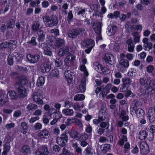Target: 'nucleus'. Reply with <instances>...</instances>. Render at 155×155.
<instances>
[{"label":"nucleus","instance_id":"nucleus-33","mask_svg":"<svg viewBox=\"0 0 155 155\" xmlns=\"http://www.w3.org/2000/svg\"><path fill=\"white\" fill-rule=\"evenodd\" d=\"M73 73L71 72L70 71L68 70L66 71L65 72V76L66 78L67 79H69L70 80H71L72 79L73 77Z\"/></svg>","mask_w":155,"mask_h":155},{"label":"nucleus","instance_id":"nucleus-31","mask_svg":"<svg viewBox=\"0 0 155 155\" xmlns=\"http://www.w3.org/2000/svg\"><path fill=\"white\" fill-rule=\"evenodd\" d=\"M134 37V41L136 43L139 42L140 41V35L139 33L137 32H135L132 34Z\"/></svg>","mask_w":155,"mask_h":155},{"label":"nucleus","instance_id":"nucleus-18","mask_svg":"<svg viewBox=\"0 0 155 155\" xmlns=\"http://www.w3.org/2000/svg\"><path fill=\"white\" fill-rule=\"evenodd\" d=\"M150 80L146 79L145 78H140L139 83L140 85L146 88V89L147 90V88L149 84Z\"/></svg>","mask_w":155,"mask_h":155},{"label":"nucleus","instance_id":"nucleus-61","mask_svg":"<svg viewBox=\"0 0 155 155\" xmlns=\"http://www.w3.org/2000/svg\"><path fill=\"white\" fill-rule=\"evenodd\" d=\"M8 42H7L1 43L0 44V49H3L7 48L8 47Z\"/></svg>","mask_w":155,"mask_h":155},{"label":"nucleus","instance_id":"nucleus-23","mask_svg":"<svg viewBox=\"0 0 155 155\" xmlns=\"http://www.w3.org/2000/svg\"><path fill=\"white\" fill-rule=\"evenodd\" d=\"M21 151L24 155H27L31 153V150L29 147L26 145L23 146Z\"/></svg>","mask_w":155,"mask_h":155},{"label":"nucleus","instance_id":"nucleus-16","mask_svg":"<svg viewBox=\"0 0 155 155\" xmlns=\"http://www.w3.org/2000/svg\"><path fill=\"white\" fill-rule=\"evenodd\" d=\"M64 44L65 41L63 39L57 38H56L54 45L57 48H59L63 46Z\"/></svg>","mask_w":155,"mask_h":155},{"label":"nucleus","instance_id":"nucleus-22","mask_svg":"<svg viewBox=\"0 0 155 155\" xmlns=\"http://www.w3.org/2000/svg\"><path fill=\"white\" fill-rule=\"evenodd\" d=\"M65 134H69L70 136L73 139H76L78 137V133L74 130H71L69 131L68 130H66L64 132Z\"/></svg>","mask_w":155,"mask_h":155},{"label":"nucleus","instance_id":"nucleus-8","mask_svg":"<svg viewBox=\"0 0 155 155\" xmlns=\"http://www.w3.org/2000/svg\"><path fill=\"white\" fill-rule=\"evenodd\" d=\"M42 97L40 93H34L33 94V101L39 104H42L43 103V102L41 99Z\"/></svg>","mask_w":155,"mask_h":155},{"label":"nucleus","instance_id":"nucleus-10","mask_svg":"<svg viewBox=\"0 0 155 155\" xmlns=\"http://www.w3.org/2000/svg\"><path fill=\"white\" fill-rule=\"evenodd\" d=\"M16 87L20 97H24L27 96L26 91L24 86H20Z\"/></svg>","mask_w":155,"mask_h":155},{"label":"nucleus","instance_id":"nucleus-30","mask_svg":"<svg viewBox=\"0 0 155 155\" xmlns=\"http://www.w3.org/2000/svg\"><path fill=\"white\" fill-rule=\"evenodd\" d=\"M21 127L23 130V133L25 134L28 129L27 124L25 122H22L21 124Z\"/></svg>","mask_w":155,"mask_h":155},{"label":"nucleus","instance_id":"nucleus-36","mask_svg":"<svg viewBox=\"0 0 155 155\" xmlns=\"http://www.w3.org/2000/svg\"><path fill=\"white\" fill-rule=\"evenodd\" d=\"M84 96L82 94H77L75 96L74 99L76 101H81L84 99Z\"/></svg>","mask_w":155,"mask_h":155},{"label":"nucleus","instance_id":"nucleus-20","mask_svg":"<svg viewBox=\"0 0 155 155\" xmlns=\"http://www.w3.org/2000/svg\"><path fill=\"white\" fill-rule=\"evenodd\" d=\"M84 45L88 48L92 49L94 46V41L92 40H87L84 42Z\"/></svg>","mask_w":155,"mask_h":155},{"label":"nucleus","instance_id":"nucleus-13","mask_svg":"<svg viewBox=\"0 0 155 155\" xmlns=\"http://www.w3.org/2000/svg\"><path fill=\"white\" fill-rule=\"evenodd\" d=\"M8 101L7 95L2 91L0 92V106L4 105Z\"/></svg>","mask_w":155,"mask_h":155},{"label":"nucleus","instance_id":"nucleus-26","mask_svg":"<svg viewBox=\"0 0 155 155\" xmlns=\"http://www.w3.org/2000/svg\"><path fill=\"white\" fill-rule=\"evenodd\" d=\"M108 34L110 35H111L114 34L117 30V28L116 26H113L111 27H108Z\"/></svg>","mask_w":155,"mask_h":155},{"label":"nucleus","instance_id":"nucleus-14","mask_svg":"<svg viewBox=\"0 0 155 155\" xmlns=\"http://www.w3.org/2000/svg\"><path fill=\"white\" fill-rule=\"evenodd\" d=\"M51 68L50 64L49 63H45L41 66V71L43 72H49Z\"/></svg>","mask_w":155,"mask_h":155},{"label":"nucleus","instance_id":"nucleus-63","mask_svg":"<svg viewBox=\"0 0 155 155\" xmlns=\"http://www.w3.org/2000/svg\"><path fill=\"white\" fill-rule=\"evenodd\" d=\"M34 128L35 130H39L41 129L42 125L39 123H37L34 126Z\"/></svg>","mask_w":155,"mask_h":155},{"label":"nucleus","instance_id":"nucleus-47","mask_svg":"<svg viewBox=\"0 0 155 155\" xmlns=\"http://www.w3.org/2000/svg\"><path fill=\"white\" fill-rule=\"evenodd\" d=\"M125 28L127 31L128 32H130L132 28V26L130 25L129 21H127L125 25Z\"/></svg>","mask_w":155,"mask_h":155},{"label":"nucleus","instance_id":"nucleus-48","mask_svg":"<svg viewBox=\"0 0 155 155\" xmlns=\"http://www.w3.org/2000/svg\"><path fill=\"white\" fill-rule=\"evenodd\" d=\"M152 44L149 42L144 44L143 47L145 50L149 51L152 48Z\"/></svg>","mask_w":155,"mask_h":155},{"label":"nucleus","instance_id":"nucleus-41","mask_svg":"<svg viewBox=\"0 0 155 155\" xmlns=\"http://www.w3.org/2000/svg\"><path fill=\"white\" fill-rule=\"evenodd\" d=\"M73 147L75 149L76 152L78 153H81L82 152L81 148L78 147L77 143H73L72 144Z\"/></svg>","mask_w":155,"mask_h":155},{"label":"nucleus","instance_id":"nucleus-27","mask_svg":"<svg viewBox=\"0 0 155 155\" xmlns=\"http://www.w3.org/2000/svg\"><path fill=\"white\" fill-rule=\"evenodd\" d=\"M28 83L27 80L25 78H22L20 79L18 82L16 83V87H18L20 86H24L25 85Z\"/></svg>","mask_w":155,"mask_h":155},{"label":"nucleus","instance_id":"nucleus-32","mask_svg":"<svg viewBox=\"0 0 155 155\" xmlns=\"http://www.w3.org/2000/svg\"><path fill=\"white\" fill-rule=\"evenodd\" d=\"M147 135V133L145 131L141 130L139 133V138L141 140H143L146 138Z\"/></svg>","mask_w":155,"mask_h":155},{"label":"nucleus","instance_id":"nucleus-62","mask_svg":"<svg viewBox=\"0 0 155 155\" xmlns=\"http://www.w3.org/2000/svg\"><path fill=\"white\" fill-rule=\"evenodd\" d=\"M8 47L10 48V49H13L14 46H15V43L14 41H10L8 42Z\"/></svg>","mask_w":155,"mask_h":155},{"label":"nucleus","instance_id":"nucleus-34","mask_svg":"<svg viewBox=\"0 0 155 155\" xmlns=\"http://www.w3.org/2000/svg\"><path fill=\"white\" fill-rule=\"evenodd\" d=\"M119 64L125 68H127L129 65L128 61L124 59H121L119 61Z\"/></svg>","mask_w":155,"mask_h":155},{"label":"nucleus","instance_id":"nucleus-64","mask_svg":"<svg viewBox=\"0 0 155 155\" xmlns=\"http://www.w3.org/2000/svg\"><path fill=\"white\" fill-rule=\"evenodd\" d=\"M8 64L9 65H11L13 64V59L12 56L10 55H9L8 57Z\"/></svg>","mask_w":155,"mask_h":155},{"label":"nucleus","instance_id":"nucleus-37","mask_svg":"<svg viewBox=\"0 0 155 155\" xmlns=\"http://www.w3.org/2000/svg\"><path fill=\"white\" fill-rule=\"evenodd\" d=\"M48 113L50 117H51L53 114H60V112L57 111L53 107L51 108L48 111Z\"/></svg>","mask_w":155,"mask_h":155},{"label":"nucleus","instance_id":"nucleus-43","mask_svg":"<svg viewBox=\"0 0 155 155\" xmlns=\"http://www.w3.org/2000/svg\"><path fill=\"white\" fill-rule=\"evenodd\" d=\"M110 147V145L105 144L103 146H102L101 147V150L104 153H106Z\"/></svg>","mask_w":155,"mask_h":155},{"label":"nucleus","instance_id":"nucleus-25","mask_svg":"<svg viewBox=\"0 0 155 155\" xmlns=\"http://www.w3.org/2000/svg\"><path fill=\"white\" fill-rule=\"evenodd\" d=\"M40 25V23L38 21H35L31 26L32 30L35 32L36 31L39 29Z\"/></svg>","mask_w":155,"mask_h":155},{"label":"nucleus","instance_id":"nucleus-17","mask_svg":"<svg viewBox=\"0 0 155 155\" xmlns=\"http://www.w3.org/2000/svg\"><path fill=\"white\" fill-rule=\"evenodd\" d=\"M101 23L98 22L93 24V28L97 34H100L101 31Z\"/></svg>","mask_w":155,"mask_h":155},{"label":"nucleus","instance_id":"nucleus-55","mask_svg":"<svg viewBox=\"0 0 155 155\" xmlns=\"http://www.w3.org/2000/svg\"><path fill=\"white\" fill-rule=\"evenodd\" d=\"M68 16L67 17V20L68 21L70 22L72 21L73 19V15L71 11H70L68 13Z\"/></svg>","mask_w":155,"mask_h":155},{"label":"nucleus","instance_id":"nucleus-2","mask_svg":"<svg viewBox=\"0 0 155 155\" xmlns=\"http://www.w3.org/2000/svg\"><path fill=\"white\" fill-rule=\"evenodd\" d=\"M85 31V29L83 28H77L72 29L68 31V37L70 38H76Z\"/></svg>","mask_w":155,"mask_h":155},{"label":"nucleus","instance_id":"nucleus-4","mask_svg":"<svg viewBox=\"0 0 155 155\" xmlns=\"http://www.w3.org/2000/svg\"><path fill=\"white\" fill-rule=\"evenodd\" d=\"M123 84L120 88V91L124 92L125 91V88L128 87L129 85H130L132 82V80L129 78H124L122 79Z\"/></svg>","mask_w":155,"mask_h":155},{"label":"nucleus","instance_id":"nucleus-59","mask_svg":"<svg viewBox=\"0 0 155 155\" xmlns=\"http://www.w3.org/2000/svg\"><path fill=\"white\" fill-rule=\"evenodd\" d=\"M42 151L44 155H47L49 153L47 147L46 146L43 147L42 149Z\"/></svg>","mask_w":155,"mask_h":155},{"label":"nucleus","instance_id":"nucleus-11","mask_svg":"<svg viewBox=\"0 0 155 155\" xmlns=\"http://www.w3.org/2000/svg\"><path fill=\"white\" fill-rule=\"evenodd\" d=\"M39 58V55L37 54L33 55L28 54L26 56L27 59L31 63H36L38 60Z\"/></svg>","mask_w":155,"mask_h":155},{"label":"nucleus","instance_id":"nucleus-5","mask_svg":"<svg viewBox=\"0 0 155 155\" xmlns=\"http://www.w3.org/2000/svg\"><path fill=\"white\" fill-rule=\"evenodd\" d=\"M75 58V56L72 54L67 56L64 60L65 65L68 67L73 66Z\"/></svg>","mask_w":155,"mask_h":155},{"label":"nucleus","instance_id":"nucleus-57","mask_svg":"<svg viewBox=\"0 0 155 155\" xmlns=\"http://www.w3.org/2000/svg\"><path fill=\"white\" fill-rule=\"evenodd\" d=\"M10 149V144L8 143H6L4 145V150L8 152Z\"/></svg>","mask_w":155,"mask_h":155},{"label":"nucleus","instance_id":"nucleus-51","mask_svg":"<svg viewBox=\"0 0 155 155\" xmlns=\"http://www.w3.org/2000/svg\"><path fill=\"white\" fill-rule=\"evenodd\" d=\"M13 57L15 58L17 61H20L21 59V57L17 52H15L13 54Z\"/></svg>","mask_w":155,"mask_h":155},{"label":"nucleus","instance_id":"nucleus-44","mask_svg":"<svg viewBox=\"0 0 155 155\" xmlns=\"http://www.w3.org/2000/svg\"><path fill=\"white\" fill-rule=\"evenodd\" d=\"M137 116L139 117H142L144 115V112L143 110L141 108L138 109L136 111Z\"/></svg>","mask_w":155,"mask_h":155},{"label":"nucleus","instance_id":"nucleus-42","mask_svg":"<svg viewBox=\"0 0 155 155\" xmlns=\"http://www.w3.org/2000/svg\"><path fill=\"white\" fill-rule=\"evenodd\" d=\"M50 74L51 76L53 77L58 78L59 76V71L57 69H55L52 71Z\"/></svg>","mask_w":155,"mask_h":155},{"label":"nucleus","instance_id":"nucleus-45","mask_svg":"<svg viewBox=\"0 0 155 155\" xmlns=\"http://www.w3.org/2000/svg\"><path fill=\"white\" fill-rule=\"evenodd\" d=\"M128 87L125 88V90L126 92L125 96L126 97H134V95L133 93H132L131 91L130 90H128Z\"/></svg>","mask_w":155,"mask_h":155},{"label":"nucleus","instance_id":"nucleus-54","mask_svg":"<svg viewBox=\"0 0 155 155\" xmlns=\"http://www.w3.org/2000/svg\"><path fill=\"white\" fill-rule=\"evenodd\" d=\"M93 65L95 69L97 71H99L101 67V66L98 62H94Z\"/></svg>","mask_w":155,"mask_h":155},{"label":"nucleus","instance_id":"nucleus-28","mask_svg":"<svg viewBox=\"0 0 155 155\" xmlns=\"http://www.w3.org/2000/svg\"><path fill=\"white\" fill-rule=\"evenodd\" d=\"M43 49L44 53L45 55L50 56L52 55V53L50 48L46 45L44 47Z\"/></svg>","mask_w":155,"mask_h":155},{"label":"nucleus","instance_id":"nucleus-29","mask_svg":"<svg viewBox=\"0 0 155 155\" xmlns=\"http://www.w3.org/2000/svg\"><path fill=\"white\" fill-rule=\"evenodd\" d=\"M62 113L66 116H70L73 114L74 111L72 109L67 108L63 110Z\"/></svg>","mask_w":155,"mask_h":155},{"label":"nucleus","instance_id":"nucleus-46","mask_svg":"<svg viewBox=\"0 0 155 155\" xmlns=\"http://www.w3.org/2000/svg\"><path fill=\"white\" fill-rule=\"evenodd\" d=\"M105 112H104V110H103V111H99L98 117L99 118V120L103 121L105 119Z\"/></svg>","mask_w":155,"mask_h":155},{"label":"nucleus","instance_id":"nucleus-58","mask_svg":"<svg viewBox=\"0 0 155 155\" xmlns=\"http://www.w3.org/2000/svg\"><path fill=\"white\" fill-rule=\"evenodd\" d=\"M15 21L13 20H10L7 23V28H12L13 25H14Z\"/></svg>","mask_w":155,"mask_h":155},{"label":"nucleus","instance_id":"nucleus-56","mask_svg":"<svg viewBox=\"0 0 155 155\" xmlns=\"http://www.w3.org/2000/svg\"><path fill=\"white\" fill-rule=\"evenodd\" d=\"M59 155H72V154L65 148H64L63 149V152Z\"/></svg>","mask_w":155,"mask_h":155},{"label":"nucleus","instance_id":"nucleus-39","mask_svg":"<svg viewBox=\"0 0 155 155\" xmlns=\"http://www.w3.org/2000/svg\"><path fill=\"white\" fill-rule=\"evenodd\" d=\"M11 98L12 99H16L18 98V96L16 93L14 91H10L8 93Z\"/></svg>","mask_w":155,"mask_h":155},{"label":"nucleus","instance_id":"nucleus-15","mask_svg":"<svg viewBox=\"0 0 155 155\" xmlns=\"http://www.w3.org/2000/svg\"><path fill=\"white\" fill-rule=\"evenodd\" d=\"M38 136L41 138L47 139L49 137L50 133L46 130H44L40 132L38 134Z\"/></svg>","mask_w":155,"mask_h":155},{"label":"nucleus","instance_id":"nucleus-53","mask_svg":"<svg viewBox=\"0 0 155 155\" xmlns=\"http://www.w3.org/2000/svg\"><path fill=\"white\" fill-rule=\"evenodd\" d=\"M81 70L84 72V74L86 76H88V72L86 69L85 66L84 65L82 64L81 65Z\"/></svg>","mask_w":155,"mask_h":155},{"label":"nucleus","instance_id":"nucleus-52","mask_svg":"<svg viewBox=\"0 0 155 155\" xmlns=\"http://www.w3.org/2000/svg\"><path fill=\"white\" fill-rule=\"evenodd\" d=\"M56 66L57 67H60L63 64L62 60L59 58H57L55 61Z\"/></svg>","mask_w":155,"mask_h":155},{"label":"nucleus","instance_id":"nucleus-19","mask_svg":"<svg viewBox=\"0 0 155 155\" xmlns=\"http://www.w3.org/2000/svg\"><path fill=\"white\" fill-rule=\"evenodd\" d=\"M86 78L85 77L83 78L81 80V84L79 86V89L81 92H85L86 90Z\"/></svg>","mask_w":155,"mask_h":155},{"label":"nucleus","instance_id":"nucleus-7","mask_svg":"<svg viewBox=\"0 0 155 155\" xmlns=\"http://www.w3.org/2000/svg\"><path fill=\"white\" fill-rule=\"evenodd\" d=\"M70 47L68 46H66L60 49L58 52V54L60 56H63L65 55L68 56L71 54L69 52Z\"/></svg>","mask_w":155,"mask_h":155},{"label":"nucleus","instance_id":"nucleus-60","mask_svg":"<svg viewBox=\"0 0 155 155\" xmlns=\"http://www.w3.org/2000/svg\"><path fill=\"white\" fill-rule=\"evenodd\" d=\"M73 120L74 121L73 122L75 123V124L78 126L81 127H82V124L81 122L78 119H74Z\"/></svg>","mask_w":155,"mask_h":155},{"label":"nucleus","instance_id":"nucleus-12","mask_svg":"<svg viewBox=\"0 0 155 155\" xmlns=\"http://www.w3.org/2000/svg\"><path fill=\"white\" fill-rule=\"evenodd\" d=\"M148 115L150 121L153 122L155 121V106L154 108L150 107L148 110Z\"/></svg>","mask_w":155,"mask_h":155},{"label":"nucleus","instance_id":"nucleus-38","mask_svg":"<svg viewBox=\"0 0 155 155\" xmlns=\"http://www.w3.org/2000/svg\"><path fill=\"white\" fill-rule=\"evenodd\" d=\"M38 106L34 104L30 103L27 107V108L29 110H35L38 108Z\"/></svg>","mask_w":155,"mask_h":155},{"label":"nucleus","instance_id":"nucleus-21","mask_svg":"<svg viewBox=\"0 0 155 155\" xmlns=\"http://www.w3.org/2000/svg\"><path fill=\"white\" fill-rule=\"evenodd\" d=\"M127 50L130 52H133L134 49V45L133 41L131 39L127 40Z\"/></svg>","mask_w":155,"mask_h":155},{"label":"nucleus","instance_id":"nucleus-9","mask_svg":"<svg viewBox=\"0 0 155 155\" xmlns=\"http://www.w3.org/2000/svg\"><path fill=\"white\" fill-rule=\"evenodd\" d=\"M105 61L106 63H108L110 65L114 64V58L113 56L109 53L105 54L104 58Z\"/></svg>","mask_w":155,"mask_h":155},{"label":"nucleus","instance_id":"nucleus-50","mask_svg":"<svg viewBox=\"0 0 155 155\" xmlns=\"http://www.w3.org/2000/svg\"><path fill=\"white\" fill-rule=\"evenodd\" d=\"M92 148L89 147H87L84 150L83 153L85 155H89L91 153Z\"/></svg>","mask_w":155,"mask_h":155},{"label":"nucleus","instance_id":"nucleus-49","mask_svg":"<svg viewBox=\"0 0 155 155\" xmlns=\"http://www.w3.org/2000/svg\"><path fill=\"white\" fill-rule=\"evenodd\" d=\"M101 70L102 73L105 74H108L110 72V71L105 67H101Z\"/></svg>","mask_w":155,"mask_h":155},{"label":"nucleus","instance_id":"nucleus-6","mask_svg":"<svg viewBox=\"0 0 155 155\" xmlns=\"http://www.w3.org/2000/svg\"><path fill=\"white\" fill-rule=\"evenodd\" d=\"M141 153L143 155H146L149 152V149L148 144L144 142H141L140 145Z\"/></svg>","mask_w":155,"mask_h":155},{"label":"nucleus","instance_id":"nucleus-40","mask_svg":"<svg viewBox=\"0 0 155 155\" xmlns=\"http://www.w3.org/2000/svg\"><path fill=\"white\" fill-rule=\"evenodd\" d=\"M45 83V79L42 77H39L37 81V84L38 86H42Z\"/></svg>","mask_w":155,"mask_h":155},{"label":"nucleus","instance_id":"nucleus-35","mask_svg":"<svg viewBox=\"0 0 155 155\" xmlns=\"http://www.w3.org/2000/svg\"><path fill=\"white\" fill-rule=\"evenodd\" d=\"M149 84L147 88V90L150 88L152 89V90H155V80L153 79L150 80Z\"/></svg>","mask_w":155,"mask_h":155},{"label":"nucleus","instance_id":"nucleus-24","mask_svg":"<svg viewBox=\"0 0 155 155\" xmlns=\"http://www.w3.org/2000/svg\"><path fill=\"white\" fill-rule=\"evenodd\" d=\"M38 36V40L39 42L43 41L45 39V35L42 30H39L37 32Z\"/></svg>","mask_w":155,"mask_h":155},{"label":"nucleus","instance_id":"nucleus-3","mask_svg":"<svg viewBox=\"0 0 155 155\" xmlns=\"http://www.w3.org/2000/svg\"><path fill=\"white\" fill-rule=\"evenodd\" d=\"M68 140V136L64 132L61 134V137H58L57 138L56 143L61 146L64 147L67 143Z\"/></svg>","mask_w":155,"mask_h":155},{"label":"nucleus","instance_id":"nucleus-1","mask_svg":"<svg viewBox=\"0 0 155 155\" xmlns=\"http://www.w3.org/2000/svg\"><path fill=\"white\" fill-rule=\"evenodd\" d=\"M43 21L47 27H52L57 25L58 22V18L55 15L50 17L46 16L43 18Z\"/></svg>","mask_w":155,"mask_h":155}]
</instances>
